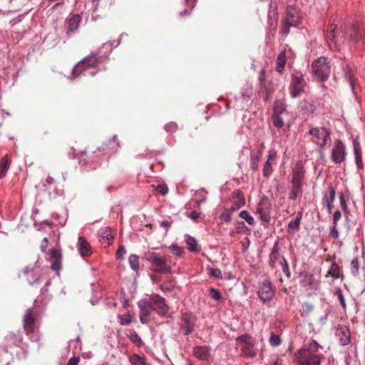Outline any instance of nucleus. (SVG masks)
Listing matches in <instances>:
<instances>
[{
  "instance_id": "1",
  "label": "nucleus",
  "mask_w": 365,
  "mask_h": 365,
  "mask_svg": "<svg viewBox=\"0 0 365 365\" xmlns=\"http://www.w3.org/2000/svg\"><path fill=\"white\" fill-rule=\"evenodd\" d=\"M319 349H322L315 340L305 342L303 346L295 353L298 365H320L324 356L319 354Z\"/></svg>"
},
{
  "instance_id": "2",
  "label": "nucleus",
  "mask_w": 365,
  "mask_h": 365,
  "mask_svg": "<svg viewBox=\"0 0 365 365\" xmlns=\"http://www.w3.org/2000/svg\"><path fill=\"white\" fill-rule=\"evenodd\" d=\"M235 348L240 349V355L253 359L257 356L256 340L248 334H242L236 338Z\"/></svg>"
},
{
  "instance_id": "3",
  "label": "nucleus",
  "mask_w": 365,
  "mask_h": 365,
  "mask_svg": "<svg viewBox=\"0 0 365 365\" xmlns=\"http://www.w3.org/2000/svg\"><path fill=\"white\" fill-rule=\"evenodd\" d=\"M307 134L310 136V140L316 144L320 150L331 140L330 131L324 127L311 128Z\"/></svg>"
},
{
  "instance_id": "4",
  "label": "nucleus",
  "mask_w": 365,
  "mask_h": 365,
  "mask_svg": "<svg viewBox=\"0 0 365 365\" xmlns=\"http://www.w3.org/2000/svg\"><path fill=\"white\" fill-rule=\"evenodd\" d=\"M312 71L314 75L322 81L328 79L331 73V65L324 57H320L313 61L312 64Z\"/></svg>"
},
{
  "instance_id": "5",
  "label": "nucleus",
  "mask_w": 365,
  "mask_h": 365,
  "mask_svg": "<svg viewBox=\"0 0 365 365\" xmlns=\"http://www.w3.org/2000/svg\"><path fill=\"white\" fill-rule=\"evenodd\" d=\"M326 38L331 49H339L341 43L344 41V32L341 29H338L336 25L331 24L327 29Z\"/></svg>"
},
{
  "instance_id": "6",
  "label": "nucleus",
  "mask_w": 365,
  "mask_h": 365,
  "mask_svg": "<svg viewBox=\"0 0 365 365\" xmlns=\"http://www.w3.org/2000/svg\"><path fill=\"white\" fill-rule=\"evenodd\" d=\"M36 317L37 314L34 309H28L24 315V329L29 336L34 334L36 329H37Z\"/></svg>"
},
{
  "instance_id": "7",
  "label": "nucleus",
  "mask_w": 365,
  "mask_h": 365,
  "mask_svg": "<svg viewBox=\"0 0 365 365\" xmlns=\"http://www.w3.org/2000/svg\"><path fill=\"white\" fill-rule=\"evenodd\" d=\"M102 61V57L98 56L96 53H92L86 57H85L83 60L77 63L75 66L73 72L74 73H77L82 72L83 70L88 68H93L96 67L99 63Z\"/></svg>"
},
{
  "instance_id": "8",
  "label": "nucleus",
  "mask_w": 365,
  "mask_h": 365,
  "mask_svg": "<svg viewBox=\"0 0 365 365\" xmlns=\"http://www.w3.org/2000/svg\"><path fill=\"white\" fill-rule=\"evenodd\" d=\"M306 82L302 75L294 74L289 85V93L292 98H297L304 92Z\"/></svg>"
},
{
  "instance_id": "9",
  "label": "nucleus",
  "mask_w": 365,
  "mask_h": 365,
  "mask_svg": "<svg viewBox=\"0 0 365 365\" xmlns=\"http://www.w3.org/2000/svg\"><path fill=\"white\" fill-rule=\"evenodd\" d=\"M148 260L151 263L152 268L155 272L162 274L170 273V267L167 264L165 260L158 256V254L152 253L148 257Z\"/></svg>"
},
{
  "instance_id": "10",
  "label": "nucleus",
  "mask_w": 365,
  "mask_h": 365,
  "mask_svg": "<svg viewBox=\"0 0 365 365\" xmlns=\"http://www.w3.org/2000/svg\"><path fill=\"white\" fill-rule=\"evenodd\" d=\"M331 160L335 164H340L346 159L345 145L340 140H336L331 153Z\"/></svg>"
},
{
  "instance_id": "11",
  "label": "nucleus",
  "mask_w": 365,
  "mask_h": 365,
  "mask_svg": "<svg viewBox=\"0 0 365 365\" xmlns=\"http://www.w3.org/2000/svg\"><path fill=\"white\" fill-rule=\"evenodd\" d=\"M154 311H156L160 315H165L169 310V307L165 302V299L158 294H152L150 297Z\"/></svg>"
},
{
  "instance_id": "12",
  "label": "nucleus",
  "mask_w": 365,
  "mask_h": 365,
  "mask_svg": "<svg viewBox=\"0 0 365 365\" xmlns=\"http://www.w3.org/2000/svg\"><path fill=\"white\" fill-rule=\"evenodd\" d=\"M140 308V320L142 324H147L150 319L149 317L153 310L150 300H140L138 302Z\"/></svg>"
},
{
  "instance_id": "13",
  "label": "nucleus",
  "mask_w": 365,
  "mask_h": 365,
  "mask_svg": "<svg viewBox=\"0 0 365 365\" xmlns=\"http://www.w3.org/2000/svg\"><path fill=\"white\" fill-rule=\"evenodd\" d=\"M181 319L183 322L182 328L184 330V334L189 335L194 330L195 317L190 312H185L182 314Z\"/></svg>"
},
{
  "instance_id": "14",
  "label": "nucleus",
  "mask_w": 365,
  "mask_h": 365,
  "mask_svg": "<svg viewBox=\"0 0 365 365\" xmlns=\"http://www.w3.org/2000/svg\"><path fill=\"white\" fill-rule=\"evenodd\" d=\"M257 212L259 214V219L262 222H269V203L267 198L264 197L260 200L257 207Z\"/></svg>"
},
{
  "instance_id": "15",
  "label": "nucleus",
  "mask_w": 365,
  "mask_h": 365,
  "mask_svg": "<svg viewBox=\"0 0 365 365\" xmlns=\"http://www.w3.org/2000/svg\"><path fill=\"white\" fill-rule=\"evenodd\" d=\"M277 151L274 149L268 151L267 160L263 166L262 174L264 178H268L272 173V165L275 163Z\"/></svg>"
},
{
  "instance_id": "16",
  "label": "nucleus",
  "mask_w": 365,
  "mask_h": 365,
  "mask_svg": "<svg viewBox=\"0 0 365 365\" xmlns=\"http://www.w3.org/2000/svg\"><path fill=\"white\" fill-rule=\"evenodd\" d=\"M286 24H294L295 26L300 24L301 16L299 10L293 6H288L287 9Z\"/></svg>"
},
{
  "instance_id": "17",
  "label": "nucleus",
  "mask_w": 365,
  "mask_h": 365,
  "mask_svg": "<svg viewBox=\"0 0 365 365\" xmlns=\"http://www.w3.org/2000/svg\"><path fill=\"white\" fill-rule=\"evenodd\" d=\"M258 296L262 302L269 301L274 296V291L269 282H264L259 287Z\"/></svg>"
},
{
  "instance_id": "18",
  "label": "nucleus",
  "mask_w": 365,
  "mask_h": 365,
  "mask_svg": "<svg viewBox=\"0 0 365 365\" xmlns=\"http://www.w3.org/2000/svg\"><path fill=\"white\" fill-rule=\"evenodd\" d=\"M349 41L354 43H364V32L359 26L353 25L349 31Z\"/></svg>"
},
{
  "instance_id": "19",
  "label": "nucleus",
  "mask_w": 365,
  "mask_h": 365,
  "mask_svg": "<svg viewBox=\"0 0 365 365\" xmlns=\"http://www.w3.org/2000/svg\"><path fill=\"white\" fill-rule=\"evenodd\" d=\"M301 284L311 290H317L319 286V282L311 274H304L301 279Z\"/></svg>"
},
{
  "instance_id": "20",
  "label": "nucleus",
  "mask_w": 365,
  "mask_h": 365,
  "mask_svg": "<svg viewBox=\"0 0 365 365\" xmlns=\"http://www.w3.org/2000/svg\"><path fill=\"white\" fill-rule=\"evenodd\" d=\"M304 173L305 171L302 163L300 161L297 162L292 170V180L302 183V180L304 178Z\"/></svg>"
},
{
  "instance_id": "21",
  "label": "nucleus",
  "mask_w": 365,
  "mask_h": 365,
  "mask_svg": "<svg viewBox=\"0 0 365 365\" xmlns=\"http://www.w3.org/2000/svg\"><path fill=\"white\" fill-rule=\"evenodd\" d=\"M78 250L83 257H88L92 254L91 247L83 237H79L78 238Z\"/></svg>"
},
{
  "instance_id": "22",
  "label": "nucleus",
  "mask_w": 365,
  "mask_h": 365,
  "mask_svg": "<svg viewBox=\"0 0 365 365\" xmlns=\"http://www.w3.org/2000/svg\"><path fill=\"white\" fill-rule=\"evenodd\" d=\"M241 197V199L239 200L237 207H231L230 208L225 210L221 214L220 219L222 220L225 221L227 223L230 222L232 220V217H231L232 213L244 206V200L242 199V197Z\"/></svg>"
},
{
  "instance_id": "23",
  "label": "nucleus",
  "mask_w": 365,
  "mask_h": 365,
  "mask_svg": "<svg viewBox=\"0 0 365 365\" xmlns=\"http://www.w3.org/2000/svg\"><path fill=\"white\" fill-rule=\"evenodd\" d=\"M193 354L200 360L207 361L210 355V349L206 346H195L193 348Z\"/></svg>"
},
{
  "instance_id": "24",
  "label": "nucleus",
  "mask_w": 365,
  "mask_h": 365,
  "mask_svg": "<svg viewBox=\"0 0 365 365\" xmlns=\"http://www.w3.org/2000/svg\"><path fill=\"white\" fill-rule=\"evenodd\" d=\"M81 16L79 15H73L66 22V34H69L76 31L79 26Z\"/></svg>"
},
{
  "instance_id": "25",
  "label": "nucleus",
  "mask_w": 365,
  "mask_h": 365,
  "mask_svg": "<svg viewBox=\"0 0 365 365\" xmlns=\"http://www.w3.org/2000/svg\"><path fill=\"white\" fill-rule=\"evenodd\" d=\"M113 240V235L110 228L106 227L102 230L101 233L99 236V241L101 245L105 247L109 246L112 244Z\"/></svg>"
},
{
  "instance_id": "26",
  "label": "nucleus",
  "mask_w": 365,
  "mask_h": 365,
  "mask_svg": "<svg viewBox=\"0 0 365 365\" xmlns=\"http://www.w3.org/2000/svg\"><path fill=\"white\" fill-rule=\"evenodd\" d=\"M336 336L339 337L341 345L344 346L350 341V332L346 327H341L337 329Z\"/></svg>"
},
{
  "instance_id": "27",
  "label": "nucleus",
  "mask_w": 365,
  "mask_h": 365,
  "mask_svg": "<svg viewBox=\"0 0 365 365\" xmlns=\"http://www.w3.org/2000/svg\"><path fill=\"white\" fill-rule=\"evenodd\" d=\"M262 155V150H259L257 152L251 151L250 153V168L253 170H257L259 168V163Z\"/></svg>"
},
{
  "instance_id": "28",
  "label": "nucleus",
  "mask_w": 365,
  "mask_h": 365,
  "mask_svg": "<svg viewBox=\"0 0 365 365\" xmlns=\"http://www.w3.org/2000/svg\"><path fill=\"white\" fill-rule=\"evenodd\" d=\"M329 195H325L324 200L327 205L329 213H331L333 208V203L335 200V190L333 187H329Z\"/></svg>"
},
{
  "instance_id": "29",
  "label": "nucleus",
  "mask_w": 365,
  "mask_h": 365,
  "mask_svg": "<svg viewBox=\"0 0 365 365\" xmlns=\"http://www.w3.org/2000/svg\"><path fill=\"white\" fill-rule=\"evenodd\" d=\"M279 241H276L274 242V245L272 247V250L271 251V253L269 255V264L274 267L275 263L279 259L280 255H279V248L278 247Z\"/></svg>"
},
{
  "instance_id": "30",
  "label": "nucleus",
  "mask_w": 365,
  "mask_h": 365,
  "mask_svg": "<svg viewBox=\"0 0 365 365\" xmlns=\"http://www.w3.org/2000/svg\"><path fill=\"white\" fill-rule=\"evenodd\" d=\"M11 160L9 159L8 155H4L0 160V179L4 178L10 168Z\"/></svg>"
},
{
  "instance_id": "31",
  "label": "nucleus",
  "mask_w": 365,
  "mask_h": 365,
  "mask_svg": "<svg viewBox=\"0 0 365 365\" xmlns=\"http://www.w3.org/2000/svg\"><path fill=\"white\" fill-rule=\"evenodd\" d=\"M185 240L187 245V249L192 252H199L200 251V248L199 247L196 240L188 235L185 236Z\"/></svg>"
},
{
  "instance_id": "32",
  "label": "nucleus",
  "mask_w": 365,
  "mask_h": 365,
  "mask_svg": "<svg viewBox=\"0 0 365 365\" xmlns=\"http://www.w3.org/2000/svg\"><path fill=\"white\" fill-rule=\"evenodd\" d=\"M272 122L273 125L277 128V129H282L283 130L286 131L289 129V125H285L283 118L281 116V115H272Z\"/></svg>"
},
{
  "instance_id": "33",
  "label": "nucleus",
  "mask_w": 365,
  "mask_h": 365,
  "mask_svg": "<svg viewBox=\"0 0 365 365\" xmlns=\"http://www.w3.org/2000/svg\"><path fill=\"white\" fill-rule=\"evenodd\" d=\"M285 64H286L285 51H282L278 55L277 58L276 71L279 73H282L284 68Z\"/></svg>"
},
{
  "instance_id": "34",
  "label": "nucleus",
  "mask_w": 365,
  "mask_h": 365,
  "mask_svg": "<svg viewBox=\"0 0 365 365\" xmlns=\"http://www.w3.org/2000/svg\"><path fill=\"white\" fill-rule=\"evenodd\" d=\"M285 103L281 100H276L274 103L273 114L282 115L286 110Z\"/></svg>"
},
{
  "instance_id": "35",
  "label": "nucleus",
  "mask_w": 365,
  "mask_h": 365,
  "mask_svg": "<svg viewBox=\"0 0 365 365\" xmlns=\"http://www.w3.org/2000/svg\"><path fill=\"white\" fill-rule=\"evenodd\" d=\"M130 340L137 346L141 347L143 346V341L139 335L135 331H130V334H128Z\"/></svg>"
},
{
  "instance_id": "36",
  "label": "nucleus",
  "mask_w": 365,
  "mask_h": 365,
  "mask_svg": "<svg viewBox=\"0 0 365 365\" xmlns=\"http://www.w3.org/2000/svg\"><path fill=\"white\" fill-rule=\"evenodd\" d=\"M327 276H331L334 279H338L340 277V268L339 266L334 262L332 263L329 270L327 272Z\"/></svg>"
},
{
  "instance_id": "37",
  "label": "nucleus",
  "mask_w": 365,
  "mask_h": 365,
  "mask_svg": "<svg viewBox=\"0 0 365 365\" xmlns=\"http://www.w3.org/2000/svg\"><path fill=\"white\" fill-rule=\"evenodd\" d=\"M206 270L207 271V273L210 277L217 278V279L222 278V272L218 268L208 267H207Z\"/></svg>"
},
{
  "instance_id": "38",
  "label": "nucleus",
  "mask_w": 365,
  "mask_h": 365,
  "mask_svg": "<svg viewBox=\"0 0 365 365\" xmlns=\"http://www.w3.org/2000/svg\"><path fill=\"white\" fill-rule=\"evenodd\" d=\"M129 264L130 267L135 270L138 271L139 269V258L135 255H131L129 257Z\"/></svg>"
},
{
  "instance_id": "39",
  "label": "nucleus",
  "mask_w": 365,
  "mask_h": 365,
  "mask_svg": "<svg viewBox=\"0 0 365 365\" xmlns=\"http://www.w3.org/2000/svg\"><path fill=\"white\" fill-rule=\"evenodd\" d=\"M301 218L302 214H299L294 220H291L288 225L289 230H298L299 228Z\"/></svg>"
},
{
  "instance_id": "40",
  "label": "nucleus",
  "mask_w": 365,
  "mask_h": 365,
  "mask_svg": "<svg viewBox=\"0 0 365 365\" xmlns=\"http://www.w3.org/2000/svg\"><path fill=\"white\" fill-rule=\"evenodd\" d=\"M129 361L132 365H145L144 359L141 358L138 354L132 355Z\"/></svg>"
},
{
  "instance_id": "41",
  "label": "nucleus",
  "mask_w": 365,
  "mask_h": 365,
  "mask_svg": "<svg viewBox=\"0 0 365 365\" xmlns=\"http://www.w3.org/2000/svg\"><path fill=\"white\" fill-rule=\"evenodd\" d=\"M119 322L121 325H128L133 321V317L130 314L118 315Z\"/></svg>"
},
{
  "instance_id": "42",
  "label": "nucleus",
  "mask_w": 365,
  "mask_h": 365,
  "mask_svg": "<svg viewBox=\"0 0 365 365\" xmlns=\"http://www.w3.org/2000/svg\"><path fill=\"white\" fill-rule=\"evenodd\" d=\"M240 217L250 225H252L255 222L254 218L250 215V213L247 210H242L240 212Z\"/></svg>"
},
{
  "instance_id": "43",
  "label": "nucleus",
  "mask_w": 365,
  "mask_h": 365,
  "mask_svg": "<svg viewBox=\"0 0 365 365\" xmlns=\"http://www.w3.org/2000/svg\"><path fill=\"white\" fill-rule=\"evenodd\" d=\"M269 341L272 346H277L281 344L282 339L278 335L272 333Z\"/></svg>"
},
{
  "instance_id": "44",
  "label": "nucleus",
  "mask_w": 365,
  "mask_h": 365,
  "mask_svg": "<svg viewBox=\"0 0 365 365\" xmlns=\"http://www.w3.org/2000/svg\"><path fill=\"white\" fill-rule=\"evenodd\" d=\"M209 295L212 299L215 301H218L222 298L221 292L215 288L210 289Z\"/></svg>"
},
{
  "instance_id": "45",
  "label": "nucleus",
  "mask_w": 365,
  "mask_h": 365,
  "mask_svg": "<svg viewBox=\"0 0 365 365\" xmlns=\"http://www.w3.org/2000/svg\"><path fill=\"white\" fill-rule=\"evenodd\" d=\"M345 77L349 81L350 86H351L352 90L354 91L355 86V78L354 74L351 69H348V71L346 72Z\"/></svg>"
},
{
  "instance_id": "46",
  "label": "nucleus",
  "mask_w": 365,
  "mask_h": 365,
  "mask_svg": "<svg viewBox=\"0 0 365 365\" xmlns=\"http://www.w3.org/2000/svg\"><path fill=\"white\" fill-rule=\"evenodd\" d=\"M359 269V261L358 258H354L351 262V272L353 274H356Z\"/></svg>"
},
{
  "instance_id": "47",
  "label": "nucleus",
  "mask_w": 365,
  "mask_h": 365,
  "mask_svg": "<svg viewBox=\"0 0 365 365\" xmlns=\"http://www.w3.org/2000/svg\"><path fill=\"white\" fill-rule=\"evenodd\" d=\"M244 200V205L245 204V198L242 193L240 191H236L233 193V205L232 207H237V202H239V200L241 199V197Z\"/></svg>"
},
{
  "instance_id": "48",
  "label": "nucleus",
  "mask_w": 365,
  "mask_h": 365,
  "mask_svg": "<svg viewBox=\"0 0 365 365\" xmlns=\"http://www.w3.org/2000/svg\"><path fill=\"white\" fill-rule=\"evenodd\" d=\"M177 128L178 125L175 122H170L165 125V130L169 133H175Z\"/></svg>"
},
{
  "instance_id": "49",
  "label": "nucleus",
  "mask_w": 365,
  "mask_h": 365,
  "mask_svg": "<svg viewBox=\"0 0 365 365\" xmlns=\"http://www.w3.org/2000/svg\"><path fill=\"white\" fill-rule=\"evenodd\" d=\"M280 264L282 265V269L284 273H285L287 277H290V272L289 269V265L287 262L284 258H282V260L280 261Z\"/></svg>"
},
{
  "instance_id": "50",
  "label": "nucleus",
  "mask_w": 365,
  "mask_h": 365,
  "mask_svg": "<svg viewBox=\"0 0 365 365\" xmlns=\"http://www.w3.org/2000/svg\"><path fill=\"white\" fill-rule=\"evenodd\" d=\"M170 249L175 255L179 257L182 256L184 253L183 250L178 245H173L170 247Z\"/></svg>"
},
{
  "instance_id": "51",
  "label": "nucleus",
  "mask_w": 365,
  "mask_h": 365,
  "mask_svg": "<svg viewBox=\"0 0 365 365\" xmlns=\"http://www.w3.org/2000/svg\"><path fill=\"white\" fill-rule=\"evenodd\" d=\"M292 182V190H295V192H302V183L296 181H291Z\"/></svg>"
},
{
  "instance_id": "52",
  "label": "nucleus",
  "mask_w": 365,
  "mask_h": 365,
  "mask_svg": "<svg viewBox=\"0 0 365 365\" xmlns=\"http://www.w3.org/2000/svg\"><path fill=\"white\" fill-rule=\"evenodd\" d=\"M336 294L337 296V298H338L341 305L343 307L344 309H345L346 303H345L344 297L343 292H342L341 289H339L336 291Z\"/></svg>"
},
{
  "instance_id": "53",
  "label": "nucleus",
  "mask_w": 365,
  "mask_h": 365,
  "mask_svg": "<svg viewBox=\"0 0 365 365\" xmlns=\"http://www.w3.org/2000/svg\"><path fill=\"white\" fill-rule=\"evenodd\" d=\"M329 236L333 239H337L339 237V232L337 230V225L333 224L330 229Z\"/></svg>"
},
{
  "instance_id": "54",
  "label": "nucleus",
  "mask_w": 365,
  "mask_h": 365,
  "mask_svg": "<svg viewBox=\"0 0 365 365\" xmlns=\"http://www.w3.org/2000/svg\"><path fill=\"white\" fill-rule=\"evenodd\" d=\"M354 155L355 157L358 156H361V148H360V145H359V143L356 141V140H354Z\"/></svg>"
},
{
  "instance_id": "55",
  "label": "nucleus",
  "mask_w": 365,
  "mask_h": 365,
  "mask_svg": "<svg viewBox=\"0 0 365 365\" xmlns=\"http://www.w3.org/2000/svg\"><path fill=\"white\" fill-rule=\"evenodd\" d=\"M291 26H296L294 24H286V20H284V25H283V27L281 31L282 34L283 35L287 36L289 33V28Z\"/></svg>"
},
{
  "instance_id": "56",
  "label": "nucleus",
  "mask_w": 365,
  "mask_h": 365,
  "mask_svg": "<svg viewBox=\"0 0 365 365\" xmlns=\"http://www.w3.org/2000/svg\"><path fill=\"white\" fill-rule=\"evenodd\" d=\"M339 200H340V207H341V210L344 211V212H347V210H348L347 205H346V200L344 199V197L342 194L339 197Z\"/></svg>"
},
{
  "instance_id": "57",
  "label": "nucleus",
  "mask_w": 365,
  "mask_h": 365,
  "mask_svg": "<svg viewBox=\"0 0 365 365\" xmlns=\"http://www.w3.org/2000/svg\"><path fill=\"white\" fill-rule=\"evenodd\" d=\"M259 84H260L261 89H262L264 88V86H266V84H265V71H264V69H262L261 71L260 74H259Z\"/></svg>"
},
{
  "instance_id": "58",
  "label": "nucleus",
  "mask_w": 365,
  "mask_h": 365,
  "mask_svg": "<svg viewBox=\"0 0 365 365\" xmlns=\"http://www.w3.org/2000/svg\"><path fill=\"white\" fill-rule=\"evenodd\" d=\"M51 255L53 260H61V254L58 250L55 249L51 250Z\"/></svg>"
},
{
  "instance_id": "59",
  "label": "nucleus",
  "mask_w": 365,
  "mask_h": 365,
  "mask_svg": "<svg viewBox=\"0 0 365 365\" xmlns=\"http://www.w3.org/2000/svg\"><path fill=\"white\" fill-rule=\"evenodd\" d=\"M262 92H265V95L264 96V101H268L271 98L272 91L267 87V86H264V88L262 89Z\"/></svg>"
},
{
  "instance_id": "60",
  "label": "nucleus",
  "mask_w": 365,
  "mask_h": 365,
  "mask_svg": "<svg viewBox=\"0 0 365 365\" xmlns=\"http://www.w3.org/2000/svg\"><path fill=\"white\" fill-rule=\"evenodd\" d=\"M61 268V260H53L51 264V269L54 271L58 272Z\"/></svg>"
},
{
  "instance_id": "61",
  "label": "nucleus",
  "mask_w": 365,
  "mask_h": 365,
  "mask_svg": "<svg viewBox=\"0 0 365 365\" xmlns=\"http://www.w3.org/2000/svg\"><path fill=\"white\" fill-rule=\"evenodd\" d=\"M341 217V212L339 210H336L333 214V224L337 225L338 221Z\"/></svg>"
},
{
  "instance_id": "62",
  "label": "nucleus",
  "mask_w": 365,
  "mask_h": 365,
  "mask_svg": "<svg viewBox=\"0 0 365 365\" xmlns=\"http://www.w3.org/2000/svg\"><path fill=\"white\" fill-rule=\"evenodd\" d=\"M126 250L123 247H120L118 248L117 252H116V258L120 259H123V256L125 255Z\"/></svg>"
},
{
  "instance_id": "63",
  "label": "nucleus",
  "mask_w": 365,
  "mask_h": 365,
  "mask_svg": "<svg viewBox=\"0 0 365 365\" xmlns=\"http://www.w3.org/2000/svg\"><path fill=\"white\" fill-rule=\"evenodd\" d=\"M157 191L161 193L163 195H165L168 192V188L165 185H159L157 188Z\"/></svg>"
},
{
  "instance_id": "64",
  "label": "nucleus",
  "mask_w": 365,
  "mask_h": 365,
  "mask_svg": "<svg viewBox=\"0 0 365 365\" xmlns=\"http://www.w3.org/2000/svg\"><path fill=\"white\" fill-rule=\"evenodd\" d=\"M79 358L78 357H72L71 358L66 365H78L79 363Z\"/></svg>"
}]
</instances>
